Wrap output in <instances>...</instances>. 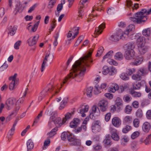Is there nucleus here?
<instances>
[{"instance_id": "obj_7", "label": "nucleus", "mask_w": 151, "mask_h": 151, "mask_svg": "<svg viewBox=\"0 0 151 151\" xmlns=\"http://www.w3.org/2000/svg\"><path fill=\"white\" fill-rule=\"evenodd\" d=\"M39 37L38 35H36L32 38V37L29 38L27 41L29 45L32 46L35 45L38 40Z\"/></svg>"}, {"instance_id": "obj_57", "label": "nucleus", "mask_w": 151, "mask_h": 151, "mask_svg": "<svg viewBox=\"0 0 151 151\" xmlns=\"http://www.w3.org/2000/svg\"><path fill=\"white\" fill-rule=\"evenodd\" d=\"M128 29L126 31H128V34H129V32L132 31H133L134 29V26L133 24H131L129 25L128 26Z\"/></svg>"}, {"instance_id": "obj_63", "label": "nucleus", "mask_w": 151, "mask_h": 151, "mask_svg": "<svg viewBox=\"0 0 151 151\" xmlns=\"http://www.w3.org/2000/svg\"><path fill=\"white\" fill-rule=\"evenodd\" d=\"M38 5V4L37 3H35V4L32 6L31 7L29 10L28 11V13H31L32 11H33L35 9V8L36 7V6Z\"/></svg>"}, {"instance_id": "obj_54", "label": "nucleus", "mask_w": 151, "mask_h": 151, "mask_svg": "<svg viewBox=\"0 0 151 151\" xmlns=\"http://www.w3.org/2000/svg\"><path fill=\"white\" fill-rule=\"evenodd\" d=\"M95 88L94 90V93L95 94L97 95L101 92V91H100V90L99 89L100 88H98V86H95Z\"/></svg>"}, {"instance_id": "obj_28", "label": "nucleus", "mask_w": 151, "mask_h": 151, "mask_svg": "<svg viewBox=\"0 0 151 151\" xmlns=\"http://www.w3.org/2000/svg\"><path fill=\"white\" fill-rule=\"evenodd\" d=\"M119 86L118 85L116 84H113L111 86V87L109 88L108 91L110 92L114 93L115 92L116 90H118Z\"/></svg>"}, {"instance_id": "obj_17", "label": "nucleus", "mask_w": 151, "mask_h": 151, "mask_svg": "<svg viewBox=\"0 0 151 151\" xmlns=\"http://www.w3.org/2000/svg\"><path fill=\"white\" fill-rule=\"evenodd\" d=\"M145 38L143 37H139L137 40V43L138 46L145 45Z\"/></svg>"}, {"instance_id": "obj_58", "label": "nucleus", "mask_w": 151, "mask_h": 151, "mask_svg": "<svg viewBox=\"0 0 151 151\" xmlns=\"http://www.w3.org/2000/svg\"><path fill=\"white\" fill-rule=\"evenodd\" d=\"M21 43V41L19 40L16 42L14 45V48L16 49H19V47L20 46Z\"/></svg>"}, {"instance_id": "obj_32", "label": "nucleus", "mask_w": 151, "mask_h": 151, "mask_svg": "<svg viewBox=\"0 0 151 151\" xmlns=\"http://www.w3.org/2000/svg\"><path fill=\"white\" fill-rule=\"evenodd\" d=\"M18 121V119H17L14 121V123L13 124V125L11 129L9 131V133H10V135L11 136H12L14 133V132L15 130V127Z\"/></svg>"}, {"instance_id": "obj_2", "label": "nucleus", "mask_w": 151, "mask_h": 151, "mask_svg": "<svg viewBox=\"0 0 151 151\" xmlns=\"http://www.w3.org/2000/svg\"><path fill=\"white\" fill-rule=\"evenodd\" d=\"M150 14H151V8L148 11L146 9H143L140 12L135 13L134 17H130V19L134 22L140 24L142 22H145L147 20L146 15Z\"/></svg>"}, {"instance_id": "obj_52", "label": "nucleus", "mask_w": 151, "mask_h": 151, "mask_svg": "<svg viewBox=\"0 0 151 151\" xmlns=\"http://www.w3.org/2000/svg\"><path fill=\"white\" fill-rule=\"evenodd\" d=\"M47 91H42L40 94V96L39 97V100L41 101L45 96V93L47 92Z\"/></svg>"}, {"instance_id": "obj_44", "label": "nucleus", "mask_w": 151, "mask_h": 151, "mask_svg": "<svg viewBox=\"0 0 151 151\" xmlns=\"http://www.w3.org/2000/svg\"><path fill=\"white\" fill-rule=\"evenodd\" d=\"M139 120L138 119H135L133 121L134 126L136 128L138 127L139 125Z\"/></svg>"}, {"instance_id": "obj_47", "label": "nucleus", "mask_w": 151, "mask_h": 151, "mask_svg": "<svg viewBox=\"0 0 151 151\" xmlns=\"http://www.w3.org/2000/svg\"><path fill=\"white\" fill-rule=\"evenodd\" d=\"M56 2V0H50L49 3L48 8L49 9L52 8Z\"/></svg>"}, {"instance_id": "obj_33", "label": "nucleus", "mask_w": 151, "mask_h": 151, "mask_svg": "<svg viewBox=\"0 0 151 151\" xmlns=\"http://www.w3.org/2000/svg\"><path fill=\"white\" fill-rule=\"evenodd\" d=\"M114 57L115 59L118 60H122L123 58V55L120 52L116 53Z\"/></svg>"}, {"instance_id": "obj_36", "label": "nucleus", "mask_w": 151, "mask_h": 151, "mask_svg": "<svg viewBox=\"0 0 151 151\" xmlns=\"http://www.w3.org/2000/svg\"><path fill=\"white\" fill-rule=\"evenodd\" d=\"M143 60L142 57H141L137 59L134 62L131 63L132 65H137L141 64Z\"/></svg>"}, {"instance_id": "obj_4", "label": "nucleus", "mask_w": 151, "mask_h": 151, "mask_svg": "<svg viewBox=\"0 0 151 151\" xmlns=\"http://www.w3.org/2000/svg\"><path fill=\"white\" fill-rule=\"evenodd\" d=\"M91 129L92 132L95 133L99 132L101 129L100 122L99 120L94 121L92 124Z\"/></svg>"}, {"instance_id": "obj_23", "label": "nucleus", "mask_w": 151, "mask_h": 151, "mask_svg": "<svg viewBox=\"0 0 151 151\" xmlns=\"http://www.w3.org/2000/svg\"><path fill=\"white\" fill-rule=\"evenodd\" d=\"M129 139L127 136H124L120 140L121 145L123 146H125L129 141Z\"/></svg>"}, {"instance_id": "obj_37", "label": "nucleus", "mask_w": 151, "mask_h": 151, "mask_svg": "<svg viewBox=\"0 0 151 151\" xmlns=\"http://www.w3.org/2000/svg\"><path fill=\"white\" fill-rule=\"evenodd\" d=\"M71 114L67 112L65 115V117L63 119V123H65L66 121L70 119L71 117Z\"/></svg>"}, {"instance_id": "obj_64", "label": "nucleus", "mask_w": 151, "mask_h": 151, "mask_svg": "<svg viewBox=\"0 0 151 151\" xmlns=\"http://www.w3.org/2000/svg\"><path fill=\"white\" fill-rule=\"evenodd\" d=\"M66 132H63L61 135V138L63 140H65L66 139V137L68 135Z\"/></svg>"}, {"instance_id": "obj_60", "label": "nucleus", "mask_w": 151, "mask_h": 151, "mask_svg": "<svg viewBox=\"0 0 151 151\" xmlns=\"http://www.w3.org/2000/svg\"><path fill=\"white\" fill-rule=\"evenodd\" d=\"M68 101H61L60 103V106L59 108V109L60 110L64 108L66 104H67Z\"/></svg>"}, {"instance_id": "obj_40", "label": "nucleus", "mask_w": 151, "mask_h": 151, "mask_svg": "<svg viewBox=\"0 0 151 151\" xmlns=\"http://www.w3.org/2000/svg\"><path fill=\"white\" fill-rule=\"evenodd\" d=\"M132 110V108L131 106L127 105L124 109V112L127 114H130Z\"/></svg>"}, {"instance_id": "obj_16", "label": "nucleus", "mask_w": 151, "mask_h": 151, "mask_svg": "<svg viewBox=\"0 0 151 151\" xmlns=\"http://www.w3.org/2000/svg\"><path fill=\"white\" fill-rule=\"evenodd\" d=\"M20 107V106H16L15 109L6 118V121H9L11 119V116H13V117L15 116Z\"/></svg>"}, {"instance_id": "obj_39", "label": "nucleus", "mask_w": 151, "mask_h": 151, "mask_svg": "<svg viewBox=\"0 0 151 151\" xmlns=\"http://www.w3.org/2000/svg\"><path fill=\"white\" fill-rule=\"evenodd\" d=\"M132 78L133 79L137 81L140 80L142 78L141 76L140 75L139 72H137L136 74L133 75L132 76Z\"/></svg>"}, {"instance_id": "obj_41", "label": "nucleus", "mask_w": 151, "mask_h": 151, "mask_svg": "<svg viewBox=\"0 0 151 151\" xmlns=\"http://www.w3.org/2000/svg\"><path fill=\"white\" fill-rule=\"evenodd\" d=\"M113 52V51L112 50L109 51L104 56L103 60L107 58H111L112 56Z\"/></svg>"}, {"instance_id": "obj_61", "label": "nucleus", "mask_w": 151, "mask_h": 151, "mask_svg": "<svg viewBox=\"0 0 151 151\" xmlns=\"http://www.w3.org/2000/svg\"><path fill=\"white\" fill-rule=\"evenodd\" d=\"M139 133L138 132H134L131 135V137L132 139H134L137 137L139 135Z\"/></svg>"}, {"instance_id": "obj_18", "label": "nucleus", "mask_w": 151, "mask_h": 151, "mask_svg": "<svg viewBox=\"0 0 151 151\" xmlns=\"http://www.w3.org/2000/svg\"><path fill=\"white\" fill-rule=\"evenodd\" d=\"M110 136L109 135H106L105 139L104 141L103 142L105 147H107L108 146H110L112 144V143L110 139Z\"/></svg>"}, {"instance_id": "obj_53", "label": "nucleus", "mask_w": 151, "mask_h": 151, "mask_svg": "<svg viewBox=\"0 0 151 151\" xmlns=\"http://www.w3.org/2000/svg\"><path fill=\"white\" fill-rule=\"evenodd\" d=\"M142 115L143 114L142 110L140 109H138L136 112L137 116L139 118H141L142 116Z\"/></svg>"}, {"instance_id": "obj_55", "label": "nucleus", "mask_w": 151, "mask_h": 151, "mask_svg": "<svg viewBox=\"0 0 151 151\" xmlns=\"http://www.w3.org/2000/svg\"><path fill=\"white\" fill-rule=\"evenodd\" d=\"M141 86V84L140 83L136 82L133 85V88L135 89H138L140 88Z\"/></svg>"}, {"instance_id": "obj_59", "label": "nucleus", "mask_w": 151, "mask_h": 151, "mask_svg": "<svg viewBox=\"0 0 151 151\" xmlns=\"http://www.w3.org/2000/svg\"><path fill=\"white\" fill-rule=\"evenodd\" d=\"M116 105L119 109H121L122 108L123 105L121 101H117L116 103Z\"/></svg>"}, {"instance_id": "obj_46", "label": "nucleus", "mask_w": 151, "mask_h": 151, "mask_svg": "<svg viewBox=\"0 0 151 151\" xmlns=\"http://www.w3.org/2000/svg\"><path fill=\"white\" fill-rule=\"evenodd\" d=\"M132 99L131 96L128 95H124L123 97L124 101L127 102H129Z\"/></svg>"}, {"instance_id": "obj_6", "label": "nucleus", "mask_w": 151, "mask_h": 151, "mask_svg": "<svg viewBox=\"0 0 151 151\" xmlns=\"http://www.w3.org/2000/svg\"><path fill=\"white\" fill-rule=\"evenodd\" d=\"M16 102V99L14 98H10L8 99L6 102L7 109L8 110L11 109L13 108Z\"/></svg>"}, {"instance_id": "obj_50", "label": "nucleus", "mask_w": 151, "mask_h": 151, "mask_svg": "<svg viewBox=\"0 0 151 151\" xmlns=\"http://www.w3.org/2000/svg\"><path fill=\"white\" fill-rule=\"evenodd\" d=\"M108 63L111 65L116 66L118 65L117 63L113 59H109L107 61Z\"/></svg>"}, {"instance_id": "obj_51", "label": "nucleus", "mask_w": 151, "mask_h": 151, "mask_svg": "<svg viewBox=\"0 0 151 151\" xmlns=\"http://www.w3.org/2000/svg\"><path fill=\"white\" fill-rule=\"evenodd\" d=\"M15 81H12L9 85V88L10 90H13L15 89Z\"/></svg>"}, {"instance_id": "obj_62", "label": "nucleus", "mask_w": 151, "mask_h": 151, "mask_svg": "<svg viewBox=\"0 0 151 151\" xmlns=\"http://www.w3.org/2000/svg\"><path fill=\"white\" fill-rule=\"evenodd\" d=\"M135 71V70L134 68L128 69L127 70V72L128 74L130 76Z\"/></svg>"}, {"instance_id": "obj_42", "label": "nucleus", "mask_w": 151, "mask_h": 151, "mask_svg": "<svg viewBox=\"0 0 151 151\" xmlns=\"http://www.w3.org/2000/svg\"><path fill=\"white\" fill-rule=\"evenodd\" d=\"M103 73L104 75H106L108 73L109 74V67H108L107 66H104L103 67Z\"/></svg>"}, {"instance_id": "obj_49", "label": "nucleus", "mask_w": 151, "mask_h": 151, "mask_svg": "<svg viewBox=\"0 0 151 151\" xmlns=\"http://www.w3.org/2000/svg\"><path fill=\"white\" fill-rule=\"evenodd\" d=\"M132 118L131 116H126L124 118V121L126 123H129L132 122Z\"/></svg>"}, {"instance_id": "obj_19", "label": "nucleus", "mask_w": 151, "mask_h": 151, "mask_svg": "<svg viewBox=\"0 0 151 151\" xmlns=\"http://www.w3.org/2000/svg\"><path fill=\"white\" fill-rule=\"evenodd\" d=\"M50 54V52L49 53H47L46 54V55L45 58H44L43 62L42 63L41 68V71L42 72L44 70L45 68V64L46 63L47 61V59L48 57H49Z\"/></svg>"}, {"instance_id": "obj_31", "label": "nucleus", "mask_w": 151, "mask_h": 151, "mask_svg": "<svg viewBox=\"0 0 151 151\" xmlns=\"http://www.w3.org/2000/svg\"><path fill=\"white\" fill-rule=\"evenodd\" d=\"M18 121V119H17L14 121V123L13 124V125L11 129L9 131V133H10V135L11 136H12L14 133V132L15 130V127Z\"/></svg>"}, {"instance_id": "obj_29", "label": "nucleus", "mask_w": 151, "mask_h": 151, "mask_svg": "<svg viewBox=\"0 0 151 151\" xmlns=\"http://www.w3.org/2000/svg\"><path fill=\"white\" fill-rule=\"evenodd\" d=\"M151 29L148 28L144 29L142 32V35L146 37H149L150 35Z\"/></svg>"}, {"instance_id": "obj_43", "label": "nucleus", "mask_w": 151, "mask_h": 151, "mask_svg": "<svg viewBox=\"0 0 151 151\" xmlns=\"http://www.w3.org/2000/svg\"><path fill=\"white\" fill-rule=\"evenodd\" d=\"M43 112V111H41L40 113L38 114V116L36 117L35 118V120L33 124L32 125L33 126L35 124L37 123L38 121H39V119L40 117L42 116V113Z\"/></svg>"}, {"instance_id": "obj_34", "label": "nucleus", "mask_w": 151, "mask_h": 151, "mask_svg": "<svg viewBox=\"0 0 151 151\" xmlns=\"http://www.w3.org/2000/svg\"><path fill=\"white\" fill-rule=\"evenodd\" d=\"M58 130V128L55 127L49 133H47V135L49 137H52L55 134V132Z\"/></svg>"}, {"instance_id": "obj_3", "label": "nucleus", "mask_w": 151, "mask_h": 151, "mask_svg": "<svg viewBox=\"0 0 151 151\" xmlns=\"http://www.w3.org/2000/svg\"><path fill=\"white\" fill-rule=\"evenodd\" d=\"M128 31H124L123 32L121 30H119L116 34L112 35L109 38V39L113 42L117 41L120 39H126L128 37Z\"/></svg>"}, {"instance_id": "obj_20", "label": "nucleus", "mask_w": 151, "mask_h": 151, "mask_svg": "<svg viewBox=\"0 0 151 151\" xmlns=\"http://www.w3.org/2000/svg\"><path fill=\"white\" fill-rule=\"evenodd\" d=\"M53 122L57 128L58 127H60L63 124L65 123H63V120H62L61 118L60 117L56 118Z\"/></svg>"}, {"instance_id": "obj_26", "label": "nucleus", "mask_w": 151, "mask_h": 151, "mask_svg": "<svg viewBox=\"0 0 151 151\" xmlns=\"http://www.w3.org/2000/svg\"><path fill=\"white\" fill-rule=\"evenodd\" d=\"M135 45V43L134 42H131L128 43L126 45V47L127 48V50H133Z\"/></svg>"}, {"instance_id": "obj_1", "label": "nucleus", "mask_w": 151, "mask_h": 151, "mask_svg": "<svg viewBox=\"0 0 151 151\" xmlns=\"http://www.w3.org/2000/svg\"><path fill=\"white\" fill-rule=\"evenodd\" d=\"M93 50H90L87 55H84L80 59L76 61L73 66V70L65 77L63 83L61 84V86L63 84L65 83L70 78H75L82 79V77L84 75L86 69L85 66L89 68V63H92L93 60L91 57V54Z\"/></svg>"}, {"instance_id": "obj_35", "label": "nucleus", "mask_w": 151, "mask_h": 151, "mask_svg": "<svg viewBox=\"0 0 151 151\" xmlns=\"http://www.w3.org/2000/svg\"><path fill=\"white\" fill-rule=\"evenodd\" d=\"M68 97L64 95H63L60 97L56 99L57 101L58 102L61 100L62 101H68Z\"/></svg>"}, {"instance_id": "obj_25", "label": "nucleus", "mask_w": 151, "mask_h": 151, "mask_svg": "<svg viewBox=\"0 0 151 151\" xmlns=\"http://www.w3.org/2000/svg\"><path fill=\"white\" fill-rule=\"evenodd\" d=\"M89 106L87 105H85V107L84 109H81L80 110L79 113L81 114V116L83 117H84L86 116V115L84 113L87 112L88 110Z\"/></svg>"}, {"instance_id": "obj_14", "label": "nucleus", "mask_w": 151, "mask_h": 151, "mask_svg": "<svg viewBox=\"0 0 151 151\" xmlns=\"http://www.w3.org/2000/svg\"><path fill=\"white\" fill-rule=\"evenodd\" d=\"M25 7H22V5L19 2V1H17V4L16 5L15 11H16V14L18 12H21Z\"/></svg>"}, {"instance_id": "obj_21", "label": "nucleus", "mask_w": 151, "mask_h": 151, "mask_svg": "<svg viewBox=\"0 0 151 151\" xmlns=\"http://www.w3.org/2000/svg\"><path fill=\"white\" fill-rule=\"evenodd\" d=\"M112 124L115 127H118L120 125V120L117 117L114 118L112 120Z\"/></svg>"}, {"instance_id": "obj_27", "label": "nucleus", "mask_w": 151, "mask_h": 151, "mask_svg": "<svg viewBox=\"0 0 151 151\" xmlns=\"http://www.w3.org/2000/svg\"><path fill=\"white\" fill-rule=\"evenodd\" d=\"M129 93L134 97H139L141 96V93L140 92L135 91L133 89L130 90Z\"/></svg>"}, {"instance_id": "obj_12", "label": "nucleus", "mask_w": 151, "mask_h": 151, "mask_svg": "<svg viewBox=\"0 0 151 151\" xmlns=\"http://www.w3.org/2000/svg\"><path fill=\"white\" fill-rule=\"evenodd\" d=\"M80 122V120L79 119L75 118L70 123V126L71 128H75L78 125Z\"/></svg>"}, {"instance_id": "obj_24", "label": "nucleus", "mask_w": 151, "mask_h": 151, "mask_svg": "<svg viewBox=\"0 0 151 151\" xmlns=\"http://www.w3.org/2000/svg\"><path fill=\"white\" fill-rule=\"evenodd\" d=\"M93 88L92 87H87L86 89V94L88 97H91L92 96V91Z\"/></svg>"}, {"instance_id": "obj_10", "label": "nucleus", "mask_w": 151, "mask_h": 151, "mask_svg": "<svg viewBox=\"0 0 151 151\" xmlns=\"http://www.w3.org/2000/svg\"><path fill=\"white\" fill-rule=\"evenodd\" d=\"M133 50H126L124 54V57L127 60H129L133 59L134 55Z\"/></svg>"}, {"instance_id": "obj_13", "label": "nucleus", "mask_w": 151, "mask_h": 151, "mask_svg": "<svg viewBox=\"0 0 151 151\" xmlns=\"http://www.w3.org/2000/svg\"><path fill=\"white\" fill-rule=\"evenodd\" d=\"M148 47L145 45L138 46V49L140 53L143 55L148 50Z\"/></svg>"}, {"instance_id": "obj_30", "label": "nucleus", "mask_w": 151, "mask_h": 151, "mask_svg": "<svg viewBox=\"0 0 151 151\" xmlns=\"http://www.w3.org/2000/svg\"><path fill=\"white\" fill-rule=\"evenodd\" d=\"M111 133L112 134L111 137L115 141H118L119 139V137L117 134L116 130L112 131Z\"/></svg>"}, {"instance_id": "obj_8", "label": "nucleus", "mask_w": 151, "mask_h": 151, "mask_svg": "<svg viewBox=\"0 0 151 151\" xmlns=\"http://www.w3.org/2000/svg\"><path fill=\"white\" fill-rule=\"evenodd\" d=\"M108 103L106 101L103 100L99 101L98 105L100 107L101 110L104 112L107 110L108 108Z\"/></svg>"}, {"instance_id": "obj_11", "label": "nucleus", "mask_w": 151, "mask_h": 151, "mask_svg": "<svg viewBox=\"0 0 151 151\" xmlns=\"http://www.w3.org/2000/svg\"><path fill=\"white\" fill-rule=\"evenodd\" d=\"M105 27V24L103 23L99 26L98 27L96 28L94 34L99 35L102 32V30L100 31L101 30H103Z\"/></svg>"}, {"instance_id": "obj_48", "label": "nucleus", "mask_w": 151, "mask_h": 151, "mask_svg": "<svg viewBox=\"0 0 151 151\" xmlns=\"http://www.w3.org/2000/svg\"><path fill=\"white\" fill-rule=\"evenodd\" d=\"M120 77L122 79L125 81L128 80L129 78L127 74L125 73H122L120 75Z\"/></svg>"}, {"instance_id": "obj_22", "label": "nucleus", "mask_w": 151, "mask_h": 151, "mask_svg": "<svg viewBox=\"0 0 151 151\" xmlns=\"http://www.w3.org/2000/svg\"><path fill=\"white\" fill-rule=\"evenodd\" d=\"M27 145L28 151H30L33 148L34 145L32 140L29 139L27 141Z\"/></svg>"}, {"instance_id": "obj_56", "label": "nucleus", "mask_w": 151, "mask_h": 151, "mask_svg": "<svg viewBox=\"0 0 151 151\" xmlns=\"http://www.w3.org/2000/svg\"><path fill=\"white\" fill-rule=\"evenodd\" d=\"M137 72H139V73L141 76L147 73L146 71L144 68L140 69Z\"/></svg>"}, {"instance_id": "obj_45", "label": "nucleus", "mask_w": 151, "mask_h": 151, "mask_svg": "<svg viewBox=\"0 0 151 151\" xmlns=\"http://www.w3.org/2000/svg\"><path fill=\"white\" fill-rule=\"evenodd\" d=\"M131 126L129 125H126L122 129V132L124 133H127L131 129Z\"/></svg>"}, {"instance_id": "obj_5", "label": "nucleus", "mask_w": 151, "mask_h": 151, "mask_svg": "<svg viewBox=\"0 0 151 151\" xmlns=\"http://www.w3.org/2000/svg\"><path fill=\"white\" fill-rule=\"evenodd\" d=\"M68 140L71 142V144L73 145H78L80 144V141L76 139L72 134H70L67 136Z\"/></svg>"}, {"instance_id": "obj_38", "label": "nucleus", "mask_w": 151, "mask_h": 151, "mask_svg": "<svg viewBox=\"0 0 151 151\" xmlns=\"http://www.w3.org/2000/svg\"><path fill=\"white\" fill-rule=\"evenodd\" d=\"M116 73V70L115 68L113 66L109 67V74L110 76H113Z\"/></svg>"}, {"instance_id": "obj_15", "label": "nucleus", "mask_w": 151, "mask_h": 151, "mask_svg": "<svg viewBox=\"0 0 151 151\" xmlns=\"http://www.w3.org/2000/svg\"><path fill=\"white\" fill-rule=\"evenodd\" d=\"M151 126L150 123L147 122L144 123L142 126L143 130L145 132H147L150 129Z\"/></svg>"}, {"instance_id": "obj_9", "label": "nucleus", "mask_w": 151, "mask_h": 151, "mask_svg": "<svg viewBox=\"0 0 151 151\" xmlns=\"http://www.w3.org/2000/svg\"><path fill=\"white\" fill-rule=\"evenodd\" d=\"M91 113H90L89 117L91 119H93V116L95 115L96 116H99L100 114V111L99 108L96 106H93L92 108Z\"/></svg>"}]
</instances>
